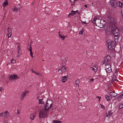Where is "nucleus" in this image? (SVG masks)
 <instances>
[{
    "instance_id": "obj_1",
    "label": "nucleus",
    "mask_w": 123,
    "mask_h": 123,
    "mask_svg": "<svg viewBox=\"0 0 123 123\" xmlns=\"http://www.w3.org/2000/svg\"><path fill=\"white\" fill-rule=\"evenodd\" d=\"M109 21L112 26L111 27V32L114 35L119 34V31L118 28L115 26L116 23V18L115 17H110L109 18Z\"/></svg>"
},
{
    "instance_id": "obj_2",
    "label": "nucleus",
    "mask_w": 123,
    "mask_h": 123,
    "mask_svg": "<svg viewBox=\"0 0 123 123\" xmlns=\"http://www.w3.org/2000/svg\"><path fill=\"white\" fill-rule=\"evenodd\" d=\"M52 100H48L46 102V104L44 106V109L46 111H48L49 109L52 106Z\"/></svg>"
},
{
    "instance_id": "obj_3",
    "label": "nucleus",
    "mask_w": 123,
    "mask_h": 123,
    "mask_svg": "<svg viewBox=\"0 0 123 123\" xmlns=\"http://www.w3.org/2000/svg\"><path fill=\"white\" fill-rule=\"evenodd\" d=\"M115 43L114 42L112 41L111 40L108 41L107 44L108 48L109 49H112L114 48V45Z\"/></svg>"
},
{
    "instance_id": "obj_4",
    "label": "nucleus",
    "mask_w": 123,
    "mask_h": 123,
    "mask_svg": "<svg viewBox=\"0 0 123 123\" xmlns=\"http://www.w3.org/2000/svg\"><path fill=\"white\" fill-rule=\"evenodd\" d=\"M45 110H42L40 111L39 113V117L42 118L44 117H46L47 115V113Z\"/></svg>"
},
{
    "instance_id": "obj_5",
    "label": "nucleus",
    "mask_w": 123,
    "mask_h": 123,
    "mask_svg": "<svg viewBox=\"0 0 123 123\" xmlns=\"http://www.w3.org/2000/svg\"><path fill=\"white\" fill-rule=\"evenodd\" d=\"M29 92L26 90H25L24 92L22 93L21 95L20 96V98L22 100H23L26 97V94L28 93Z\"/></svg>"
},
{
    "instance_id": "obj_6",
    "label": "nucleus",
    "mask_w": 123,
    "mask_h": 123,
    "mask_svg": "<svg viewBox=\"0 0 123 123\" xmlns=\"http://www.w3.org/2000/svg\"><path fill=\"white\" fill-rule=\"evenodd\" d=\"M117 1L116 0H111V5L114 7H116L117 6Z\"/></svg>"
},
{
    "instance_id": "obj_7",
    "label": "nucleus",
    "mask_w": 123,
    "mask_h": 123,
    "mask_svg": "<svg viewBox=\"0 0 123 123\" xmlns=\"http://www.w3.org/2000/svg\"><path fill=\"white\" fill-rule=\"evenodd\" d=\"M98 21L99 22V24L98 26L101 28H103L105 26V22L103 20H98Z\"/></svg>"
},
{
    "instance_id": "obj_8",
    "label": "nucleus",
    "mask_w": 123,
    "mask_h": 123,
    "mask_svg": "<svg viewBox=\"0 0 123 123\" xmlns=\"http://www.w3.org/2000/svg\"><path fill=\"white\" fill-rule=\"evenodd\" d=\"M104 62L105 63L109 62L111 60V57L109 55L107 56L104 58Z\"/></svg>"
},
{
    "instance_id": "obj_9",
    "label": "nucleus",
    "mask_w": 123,
    "mask_h": 123,
    "mask_svg": "<svg viewBox=\"0 0 123 123\" xmlns=\"http://www.w3.org/2000/svg\"><path fill=\"white\" fill-rule=\"evenodd\" d=\"M27 49L30 51V55L33 58V56L32 55L33 53L32 50V47L31 45H28L27 46Z\"/></svg>"
},
{
    "instance_id": "obj_10",
    "label": "nucleus",
    "mask_w": 123,
    "mask_h": 123,
    "mask_svg": "<svg viewBox=\"0 0 123 123\" xmlns=\"http://www.w3.org/2000/svg\"><path fill=\"white\" fill-rule=\"evenodd\" d=\"M18 78L17 75H16L13 74L11 75L10 77V79L11 80H16Z\"/></svg>"
},
{
    "instance_id": "obj_11",
    "label": "nucleus",
    "mask_w": 123,
    "mask_h": 123,
    "mask_svg": "<svg viewBox=\"0 0 123 123\" xmlns=\"http://www.w3.org/2000/svg\"><path fill=\"white\" fill-rule=\"evenodd\" d=\"M110 95L111 98H113L116 97L117 95V94L114 92H110Z\"/></svg>"
},
{
    "instance_id": "obj_12",
    "label": "nucleus",
    "mask_w": 123,
    "mask_h": 123,
    "mask_svg": "<svg viewBox=\"0 0 123 123\" xmlns=\"http://www.w3.org/2000/svg\"><path fill=\"white\" fill-rule=\"evenodd\" d=\"M67 77L66 76H63L61 77V81L62 82H65L66 81Z\"/></svg>"
},
{
    "instance_id": "obj_13",
    "label": "nucleus",
    "mask_w": 123,
    "mask_h": 123,
    "mask_svg": "<svg viewBox=\"0 0 123 123\" xmlns=\"http://www.w3.org/2000/svg\"><path fill=\"white\" fill-rule=\"evenodd\" d=\"M8 0H5L4 2L2 4V5L4 7L8 5V2L7 1Z\"/></svg>"
},
{
    "instance_id": "obj_14",
    "label": "nucleus",
    "mask_w": 123,
    "mask_h": 123,
    "mask_svg": "<svg viewBox=\"0 0 123 123\" xmlns=\"http://www.w3.org/2000/svg\"><path fill=\"white\" fill-rule=\"evenodd\" d=\"M61 70L63 73L65 72L66 71V68L65 66H63L60 68Z\"/></svg>"
},
{
    "instance_id": "obj_15",
    "label": "nucleus",
    "mask_w": 123,
    "mask_h": 123,
    "mask_svg": "<svg viewBox=\"0 0 123 123\" xmlns=\"http://www.w3.org/2000/svg\"><path fill=\"white\" fill-rule=\"evenodd\" d=\"M36 116V114L34 113L33 114H31L30 117V119L31 120H33L34 117Z\"/></svg>"
},
{
    "instance_id": "obj_16",
    "label": "nucleus",
    "mask_w": 123,
    "mask_h": 123,
    "mask_svg": "<svg viewBox=\"0 0 123 123\" xmlns=\"http://www.w3.org/2000/svg\"><path fill=\"white\" fill-rule=\"evenodd\" d=\"M97 65H95L93 67L92 70L94 72H96L97 69Z\"/></svg>"
},
{
    "instance_id": "obj_17",
    "label": "nucleus",
    "mask_w": 123,
    "mask_h": 123,
    "mask_svg": "<svg viewBox=\"0 0 123 123\" xmlns=\"http://www.w3.org/2000/svg\"><path fill=\"white\" fill-rule=\"evenodd\" d=\"M21 8V7H20V8H17L16 7H15L14 8H13L12 9V11H13L17 12L18 10H19Z\"/></svg>"
},
{
    "instance_id": "obj_18",
    "label": "nucleus",
    "mask_w": 123,
    "mask_h": 123,
    "mask_svg": "<svg viewBox=\"0 0 123 123\" xmlns=\"http://www.w3.org/2000/svg\"><path fill=\"white\" fill-rule=\"evenodd\" d=\"M4 113L5 114V116L7 118L9 116V113L7 111H6L5 112H4Z\"/></svg>"
},
{
    "instance_id": "obj_19",
    "label": "nucleus",
    "mask_w": 123,
    "mask_h": 123,
    "mask_svg": "<svg viewBox=\"0 0 123 123\" xmlns=\"http://www.w3.org/2000/svg\"><path fill=\"white\" fill-rule=\"evenodd\" d=\"M60 32H59V36L60 38L61 39H64L66 37V36H62L60 34Z\"/></svg>"
},
{
    "instance_id": "obj_20",
    "label": "nucleus",
    "mask_w": 123,
    "mask_h": 123,
    "mask_svg": "<svg viewBox=\"0 0 123 123\" xmlns=\"http://www.w3.org/2000/svg\"><path fill=\"white\" fill-rule=\"evenodd\" d=\"M106 72L107 73H110L111 71V68H108L106 69Z\"/></svg>"
},
{
    "instance_id": "obj_21",
    "label": "nucleus",
    "mask_w": 123,
    "mask_h": 123,
    "mask_svg": "<svg viewBox=\"0 0 123 123\" xmlns=\"http://www.w3.org/2000/svg\"><path fill=\"white\" fill-rule=\"evenodd\" d=\"M62 121L59 120H54L52 121L53 123H61Z\"/></svg>"
},
{
    "instance_id": "obj_22",
    "label": "nucleus",
    "mask_w": 123,
    "mask_h": 123,
    "mask_svg": "<svg viewBox=\"0 0 123 123\" xmlns=\"http://www.w3.org/2000/svg\"><path fill=\"white\" fill-rule=\"evenodd\" d=\"M114 36L115 37V42H116V40H117L118 39L119 36V34H116L114 35Z\"/></svg>"
},
{
    "instance_id": "obj_23",
    "label": "nucleus",
    "mask_w": 123,
    "mask_h": 123,
    "mask_svg": "<svg viewBox=\"0 0 123 123\" xmlns=\"http://www.w3.org/2000/svg\"><path fill=\"white\" fill-rule=\"evenodd\" d=\"M105 65L106 69L108 68H111V66L109 64H105Z\"/></svg>"
},
{
    "instance_id": "obj_24",
    "label": "nucleus",
    "mask_w": 123,
    "mask_h": 123,
    "mask_svg": "<svg viewBox=\"0 0 123 123\" xmlns=\"http://www.w3.org/2000/svg\"><path fill=\"white\" fill-rule=\"evenodd\" d=\"M18 44L19 46H18L17 48L18 49V54L19 53L20 51V46H19L20 44L19 43H18Z\"/></svg>"
},
{
    "instance_id": "obj_25",
    "label": "nucleus",
    "mask_w": 123,
    "mask_h": 123,
    "mask_svg": "<svg viewBox=\"0 0 123 123\" xmlns=\"http://www.w3.org/2000/svg\"><path fill=\"white\" fill-rule=\"evenodd\" d=\"M39 104H43L44 103V102L43 101V99H39Z\"/></svg>"
},
{
    "instance_id": "obj_26",
    "label": "nucleus",
    "mask_w": 123,
    "mask_h": 123,
    "mask_svg": "<svg viewBox=\"0 0 123 123\" xmlns=\"http://www.w3.org/2000/svg\"><path fill=\"white\" fill-rule=\"evenodd\" d=\"M123 98V93L120 94L117 98V99H121Z\"/></svg>"
},
{
    "instance_id": "obj_27",
    "label": "nucleus",
    "mask_w": 123,
    "mask_h": 123,
    "mask_svg": "<svg viewBox=\"0 0 123 123\" xmlns=\"http://www.w3.org/2000/svg\"><path fill=\"white\" fill-rule=\"evenodd\" d=\"M80 82V81L79 80H77L75 81V83L76 85H78Z\"/></svg>"
},
{
    "instance_id": "obj_28",
    "label": "nucleus",
    "mask_w": 123,
    "mask_h": 123,
    "mask_svg": "<svg viewBox=\"0 0 123 123\" xmlns=\"http://www.w3.org/2000/svg\"><path fill=\"white\" fill-rule=\"evenodd\" d=\"M105 98L108 101H109L110 100V98L108 95H106L105 96Z\"/></svg>"
},
{
    "instance_id": "obj_29",
    "label": "nucleus",
    "mask_w": 123,
    "mask_h": 123,
    "mask_svg": "<svg viewBox=\"0 0 123 123\" xmlns=\"http://www.w3.org/2000/svg\"><path fill=\"white\" fill-rule=\"evenodd\" d=\"M117 2L119 4V7H122L123 6L122 3L121 2H119V1H118Z\"/></svg>"
},
{
    "instance_id": "obj_30",
    "label": "nucleus",
    "mask_w": 123,
    "mask_h": 123,
    "mask_svg": "<svg viewBox=\"0 0 123 123\" xmlns=\"http://www.w3.org/2000/svg\"><path fill=\"white\" fill-rule=\"evenodd\" d=\"M6 35L7 36H8V38L11 37L12 35V33H7L6 34Z\"/></svg>"
},
{
    "instance_id": "obj_31",
    "label": "nucleus",
    "mask_w": 123,
    "mask_h": 123,
    "mask_svg": "<svg viewBox=\"0 0 123 123\" xmlns=\"http://www.w3.org/2000/svg\"><path fill=\"white\" fill-rule=\"evenodd\" d=\"M12 31V29H10V28L8 27L7 29V33H11Z\"/></svg>"
},
{
    "instance_id": "obj_32",
    "label": "nucleus",
    "mask_w": 123,
    "mask_h": 123,
    "mask_svg": "<svg viewBox=\"0 0 123 123\" xmlns=\"http://www.w3.org/2000/svg\"><path fill=\"white\" fill-rule=\"evenodd\" d=\"M123 107V103L120 104L119 106V109H122Z\"/></svg>"
},
{
    "instance_id": "obj_33",
    "label": "nucleus",
    "mask_w": 123,
    "mask_h": 123,
    "mask_svg": "<svg viewBox=\"0 0 123 123\" xmlns=\"http://www.w3.org/2000/svg\"><path fill=\"white\" fill-rule=\"evenodd\" d=\"M74 13L73 12H72V11L68 15V17H70V15L73 16L74 15Z\"/></svg>"
},
{
    "instance_id": "obj_34",
    "label": "nucleus",
    "mask_w": 123,
    "mask_h": 123,
    "mask_svg": "<svg viewBox=\"0 0 123 123\" xmlns=\"http://www.w3.org/2000/svg\"><path fill=\"white\" fill-rule=\"evenodd\" d=\"M58 73L59 74H62V73H63V72L61 70V69H59L58 70Z\"/></svg>"
},
{
    "instance_id": "obj_35",
    "label": "nucleus",
    "mask_w": 123,
    "mask_h": 123,
    "mask_svg": "<svg viewBox=\"0 0 123 123\" xmlns=\"http://www.w3.org/2000/svg\"><path fill=\"white\" fill-rule=\"evenodd\" d=\"M37 75L40 76V77L42 76V75H41V74L40 73H37V72H36V73H35Z\"/></svg>"
},
{
    "instance_id": "obj_36",
    "label": "nucleus",
    "mask_w": 123,
    "mask_h": 123,
    "mask_svg": "<svg viewBox=\"0 0 123 123\" xmlns=\"http://www.w3.org/2000/svg\"><path fill=\"white\" fill-rule=\"evenodd\" d=\"M97 18H94L93 19V20H92V22L94 23L95 22V21H96V20H97Z\"/></svg>"
},
{
    "instance_id": "obj_37",
    "label": "nucleus",
    "mask_w": 123,
    "mask_h": 123,
    "mask_svg": "<svg viewBox=\"0 0 123 123\" xmlns=\"http://www.w3.org/2000/svg\"><path fill=\"white\" fill-rule=\"evenodd\" d=\"M108 113L109 115L110 116L112 114V113L110 111H109L108 112Z\"/></svg>"
},
{
    "instance_id": "obj_38",
    "label": "nucleus",
    "mask_w": 123,
    "mask_h": 123,
    "mask_svg": "<svg viewBox=\"0 0 123 123\" xmlns=\"http://www.w3.org/2000/svg\"><path fill=\"white\" fill-rule=\"evenodd\" d=\"M72 12H73L74 14H76L77 13V12H78V10H76V11H74L73 10L72 11Z\"/></svg>"
},
{
    "instance_id": "obj_39",
    "label": "nucleus",
    "mask_w": 123,
    "mask_h": 123,
    "mask_svg": "<svg viewBox=\"0 0 123 123\" xmlns=\"http://www.w3.org/2000/svg\"><path fill=\"white\" fill-rule=\"evenodd\" d=\"M73 1H72V0H69V1L70 2L72 3H74L73 4H71L72 5H74V4H75V3H74V2L73 1V0H72Z\"/></svg>"
},
{
    "instance_id": "obj_40",
    "label": "nucleus",
    "mask_w": 123,
    "mask_h": 123,
    "mask_svg": "<svg viewBox=\"0 0 123 123\" xmlns=\"http://www.w3.org/2000/svg\"><path fill=\"white\" fill-rule=\"evenodd\" d=\"M16 61H15L14 60L12 59V60L11 61V62L12 63H15V62Z\"/></svg>"
},
{
    "instance_id": "obj_41",
    "label": "nucleus",
    "mask_w": 123,
    "mask_h": 123,
    "mask_svg": "<svg viewBox=\"0 0 123 123\" xmlns=\"http://www.w3.org/2000/svg\"><path fill=\"white\" fill-rule=\"evenodd\" d=\"M109 116V115L108 113H105V116L106 117H107Z\"/></svg>"
},
{
    "instance_id": "obj_42",
    "label": "nucleus",
    "mask_w": 123,
    "mask_h": 123,
    "mask_svg": "<svg viewBox=\"0 0 123 123\" xmlns=\"http://www.w3.org/2000/svg\"><path fill=\"white\" fill-rule=\"evenodd\" d=\"M83 31H81L79 32V33L80 34L82 35L83 34Z\"/></svg>"
},
{
    "instance_id": "obj_43",
    "label": "nucleus",
    "mask_w": 123,
    "mask_h": 123,
    "mask_svg": "<svg viewBox=\"0 0 123 123\" xmlns=\"http://www.w3.org/2000/svg\"><path fill=\"white\" fill-rule=\"evenodd\" d=\"M3 113H0V117H1L3 116Z\"/></svg>"
},
{
    "instance_id": "obj_44",
    "label": "nucleus",
    "mask_w": 123,
    "mask_h": 123,
    "mask_svg": "<svg viewBox=\"0 0 123 123\" xmlns=\"http://www.w3.org/2000/svg\"><path fill=\"white\" fill-rule=\"evenodd\" d=\"M31 71L33 73H36V71H34V70H33V69H31Z\"/></svg>"
},
{
    "instance_id": "obj_45",
    "label": "nucleus",
    "mask_w": 123,
    "mask_h": 123,
    "mask_svg": "<svg viewBox=\"0 0 123 123\" xmlns=\"http://www.w3.org/2000/svg\"><path fill=\"white\" fill-rule=\"evenodd\" d=\"M98 20H99L98 19H97V23L98 24V25L99 24V22L98 21Z\"/></svg>"
},
{
    "instance_id": "obj_46",
    "label": "nucleus",
    "mask_w": 123,
    "mask_h": 123,
    "mask_svg": "<svg viewBox=\"0 0 123 123\" xmlns=\"http://www.w3.org/2000/svg\"><path fill=\"white\" fill-rule=\"evenodd\" d=\"M96 98H99V101L100 100V97H99V96H97L96 97Z\"/></svg>"
},
{
    "instance_id": "obj_47",
    "label": "nucleus",
    "mask_w": 123,
    "mask_h": 123,
    "mask_svg": "<svg viewBox=\"0 0 123 123\" xmlns=\"http://www.w3.org/2000/svg\"><path fill=\"white\" fill-rule=\"evenodd\" d=\"M77 14H78V15H79L80 14V12H78H78H77Z\"/></svg>"
},
{
    "instance_id": "obj_48",
    "label": "nucleus",
    "mask_w": 123,
    "mask_h": 123,
    "mask_svg": "<svg viewBox=\"0 0 123 123\" xmlns=\"http://www.w3.org/2000/svg\"><path fill=\"white\" fill-rule=\"evenodd\" d=\"M121 13H122V16L123 18V11H122Z\"/></svg>"
},
{
    "instance_id": "obj_49",
    "label": "nucleus",
    "mask_w": 123,
    "mask_h": 123,
    "mask_svg": "<svg viewBox=\"0 0 123 123\" xmlns=\"http://www.w3.org/2000/svg\"><path fill=\"white\" fill-rule=\"evenodd\" d=\"M2 88L1 87H0V91H2Z\"/></svg>"
},
{
    "instance_id": "obj_50",
    "label": "nucleus",
    "mask_w": 123,
    "mask_h": 123,
    "mask_svg": "<svg viewBox=\"0 0 123 123\" xmlns=\"http://www.w3.org/2000/svg\"><path fill=\"white\" fill-rule=\"evenodd\" d=\"M19 112H18V111H17V115H19Z\"/></svg>"
},
{
    "instance_id": "obj_51",
    "label": "nucleus",
    "mask_w": 123,
    "mask_h": 123,
    "mask_svg": "<svg viewBox=\"0 0 123 123\" xmlns=\"http://www.w3.org/2000/svg\"><path fill=\"white\" fill-rule=\"evenodd\" d=\"M109 31H110V30H108V29H107L106 31V33H107V32H109Z\"/></svg>"
},
{
    "instance_id": "obj_52",
    "label": "nucleus",
    "mask_w": 123,
    "mask_h": 123,
    "mask_svg": "<svg viewBox=\"0 0 123 123\" xmlns=\"http://www.w3.org/2000/svg\"><path fill=\"white\" fill-rule=\"evenodd\" d=\"M85 6V7L86 8L87 7V5H85V6Z\"/></svg>"
},
{
    "instance_id": "obj_53",
    "label": "nucleus",
    "mask_w": 123,
    "mask_h": 123,
    "mask_svg": "<svg viewBox=\"0 0 123 123\" xmlns=\"http://www.w3.org/2000/svg\"><path fill=\"white\" fill-rule=\"evenodd\" d=\"M19 54H17V57H19Z\"/></svg>"
},
{
    "instance_id": "obj_54",
    "label": "nucleus",
    "mask_w": 123,
    "mask_h": 123,
    "mask_svg": "<svg viewBox=\"0 0 123 123\" xmlns=\"http://www.w3.org/2000/svg\"><path fill=\"white\" fill-rule=\"evenodd\" d=\"M7 121H6H6H5V123H8Z\"/></svg>"
},
{
    "instance_id": "obj_55",
    "label": "nucleus",
    "mask_w": 123,
    "mask_h": 123,
    "mask_svg": "<svg viewBox=\"0 0 123 123\" xmlns=\"http://www.w3.org/2000/svg\"><path fill=\"white\" fill-rule=\"evenodd\" d=\"M82 22L83 23H84V24H86V23L85 22Z\"/></svg>"
},
{
    "instance_id": "obj_56",
    "label": "nucleus",
    "mask_w": 123,
    "mask_h": 123,
    "mask_svg": "<svg viewBox=\"0 0 123 123\" xmlns=\"http://www.w3.org/2000/svg\"><path fill=\"white\" fill-rule=\"evenodd\" d=\"M87 5L88 6H90V5L89 4H87Z\"/></svg>"
},
{
    "instance_id": "obj_57",
    "label": "nucleus",
    "mask_w": 123,
    "mask_h": 123,
    "mask_svg": "<svg viewBox=\"0 0 123 123\" xmlns=\"http://www.w3.org/2000/svg\"><path fill=\"white\" fill-rule=\"evenodd\" d=\"M102 108H104V106L103 105H102Z\"/></svg>"
},
{
    "instance_id": "obj_58",
    "label": "nucleus",
    "mask_w": 123,
    "mask_h": 123,
    "mask_svg": "<svg viewBox=\"0 0 123 123\" xmlns=\"http://www.w3.org/2000/svg\"><path fill=\"white\" fill-rule=\"evenodd\" d=\"M94 80L93 79H92L91 80L92 81H93Z\"/></svg>"
},
{
    "instance_id": "obj_59",
    "label": "nucleus",
    "mask_w": 123,
    "mask_h": 123,
    "mask_svg": "<svg viewBox=\"0 0 123 123\" xmlns=\"http://www.w3.org/2000/svg\"><path fill=\"white\" fill-rule=\"evenodd\" d=\"M37 99H39V97H37Z\"/></svg>"
},
{
    "instance_id": "obj_60",
    "label": "nucleus",
    "mask_w": 123,
    "mask_h": 123,
    "mask_svg": "<svg viewBox=\"0 0 123 123\" xmlns=\"http://www.w3.org/2000/svg\"><path fill=\"white\" fill-rule=\"evenodd\" d=\"M103 64H105V63L104 62H103Z\"/></svg>"
},
{
    "instance_id": "obj_61",
    "label": "nucleus",
    "mask_w": 123,
    "mask_h": 123,
    "mask_svg": "<svg viewBox=\"0 0 123 123\" xmlns=\"http://www.w3.org/2000/svg\"><path fill=\"white\" fill-rule=\"evenodd\" d=\"M33 3H32V5H33Z\"/></svg>"
},
{
    "instance_id": "obj_62",
    "label": "nucleus",
    "mask_w": 123,
    "mask_h": 123,
    "mask_svg": "<svg viewBox=\"0 0 123 123\" xmlns=\"http://www.w3.org/2000/svg\"><path fill=\"white\" fill-rule=\"evenodd\" d=\"M43 61H44V60H43Z\"/></svg>"
}]
</instances>
